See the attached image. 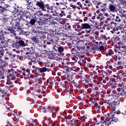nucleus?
Instances as JSON below:
<instances>
[{"label":"nucleus","mask_w":126,"mask_h":126,"mask_svg":"<svg viewBox=\"0 0 126 126\" xmlns=\"http://www.w3.org/2000/svg\"><path fill=\"white\" fill-rule=\"evenodd\" d=\"M26 57L27 59H29L30 60H32V61H35L36 62V60H37L38 63L40 65L43 63L42 61H40L41 60L38 57H33L32 56V54H34L33 52V49L32 48H26L25 49Z\"/></svg>","instance_id":"1"},{"label":"nucleus","mask_w":126,"mask_h":126,"mask_svg":"<svg viewBox=\"0 0 126 126\" xmlns=\"http://www.w3.org/2000/svg\"><path fill=\"white\" fill-rule=\"evenodd\" d=\"M85 49V44L83 41H79L77 42V45L74 48H73L72 50L73 51V54H76L78 56H79V53H82V51Z\"/></svg>","instance_id":"2"},{"label":"nucleus","mask_w":126,"mask_h":126,"mask_svg":"<svg viewBox=\"0 0 126 126\" xmlns=\"http://www.w3.org/2000/svg\"><path fill=\"white\" fill-rule=\"evenodd\" d=\"M118 92H121V98L126 99V81H122L119 85V87L117 88Z\"/></svg>","instance_id":"3"},{"label":"nucleus","mask_w":126,"mask_h":126,"mask_svg":"<svg viewBox=\"0 0 126 126\" xmlns=\"http://www.w3.org/2000/svg\"><path fill=\"white\" fill-rule=\"evenodd\" d=\"M59 40V39L58 37L49 34L47 36V40L45 41V43L47 44V45H51V44L58 45Z\"/></svg>","instance_id":"4"},{"label":"nucleus","mask_w":126,"mask_h":126,"mask_svg":"<svg viewBox=\"0 0 126 126\" xmlns=\"http://www.w3.org/2000/svg\"><path fill=\"white\" fill-rule=\"evenodd\" d=\"M7 34V32L4 30L0 32V49L5 48L7 46L6 40L4 38V35Z\"/></svg>","instance_id":"5"},{"label":"nucleus","mask_w":126,"mask_h":126,"mask_svg":"<svg viewBox=\"0 0 126 126\" xmlns=\"http://www.w3.org/2000/svg\"><path fill=\"white\" fill-rule=\"evenodd\" d=\"M11 7L9 5L5 4L4 2L0 1V10L1 11V14L3 15H5V14H6V13L5 12L6 10H11V9H10Z\"/></svg>","instance_id":"6"},{"label":"nucleus","mask_w":126,"mask_h":126,"mask_svg":"<svg viewBox=\"0 0 126 126\" xmlns=\"http://www.w3.org/2000/svg\"><path fill=\"white\" fill-rule=\"evenodd\" d=\"M107 3H108V8L112 12H115L116 11V8L117 7V2L116 0H108Z\"/></svg>","instance_id":"7"},{"label":"nucleus","mask_w":126,"mask_h":126,"mask_svg":"<svg viewBox=\"0 0 126 126\" xmlns=\"http://www.w3.org/2000/svg\"><path fill=\"white\" fill-rule=\"evenodd\" d=\"M48 0H40L39 1H36L35 5L38 9L44 11L46 7V4L45 1Z\"/></svg>","instance_id":"8"},{"label":"nucleus","mask_w":126,"mask_h":126,"mask_svg":"<svg viewBox=\"0 0 126 126\" xmlns=\"http://www.w3.org/2000/svg\"><path fill=\"white\" fill-rule=\"evenodd\" d=\"M107 116L109 117V121L110 122H114L117 123L118 122V115L115 114L114 112H110L109 113L107 114Z\"/></svg>","instance_id":"9"},{"label":"nucleus","mask_w":126,"mask_h":126,"mask_svg":"<svg viewBox=\"0 0 126 126\" xmlns=\"http://www.w3.org/2000/svg\"><path fill=\"white\" fill-rule=\"evenodd\" d=\"M47 111L49 113H51L52 115H57L59 113V111H60V108H55L54 107L49 106L47 107Z\"/></svg>","instance_id":"10"},{"label":"nucleus","mask_w":126,"mask_h":126,"mask_svg":"<svg viewBox=\"0 0 126 126\" xmlns=\"http://www.w3.org/2000/svg\"><path fill=\"white\" fill-rule=\"evenodd\" d=\"M20 74H22L24 76H29L30 75V70L26 69L25 68L21 67V69H17Z\"/></svg>","instance_id":"11"},{"label":"nucleus","mask_w":126,"mask_h":126,"mask_svg":"<svg viewBox=\"0 0 126 126\" xmlns=\"http://www.w3.org/2000/svg\"><path fill=\"white\" fill-rule=\"evenodd\" d=\"M8 73H9V77H11V80H15L16 79V76L17 75V73L13 69L11 68L8 69Z\"/></svg>","instance_id":"12"},{"label":"nucleus","mask_w":126,"mask_h":126,"mask_svg":"<svg viewBox=\"0 0 126 126\" xmlns=\"http://www.w3.org/2000/svg\"><path fill=\"white\" fill-rule=\"evenodd\" d=\"M55 8V6H50V4H46L44 11H47L48 13H55V12H56Z\"/></svg>","instance_id":"13"},{"label":"nucleus","mask_w":126,"mask_h":126,"mask_svg":"<svg viewBox=\"0 0 126 126\" xmlns=\"http://www.w3.org/2000/svg\"><path fill=\"white\" fill-rule=\"evenodd\" d=\"M20 21H21V20L19 19V18L16 19H13L11 20L10 24H12L13 27L16 26L18 28V27H20V26H22L23 25L20 23Z\"/></svg>","instance_id":"14"},{"label":"nucleus","mask_w":126,"mask_h":126,"mask_svg":"<svg viewBox=\"0 0 126 126\" xmlns=\"http://www.w3.org/2000/svg\"><path fill=\"white\" fill-rule=\"evenodd\" d=\"M124 52L121 50H119L118 51V54H116V55H114V61H120L121 59H122L123 56L124 55Z\"/></svg>","instance_id":"15"},{"label":"nucleus","mask_w":126,"mask_h":126,"mask_svg":"<svg viewBox=\"0 0 126 126\" xmlns=\"http://www.w3.org/2000/svg\"><path fill=\"white\" fill-rule=\"evenodd\" d=\"M62 75L64 76L65 79L68 80V81L70 82H74V79H73V75H68L67 73H66L63 71L62 73Z\"/></svg>","instance_id":"16"},{"label":"nucleus","mask_w":126,"mask_h":126,"mask_svg":"<svg viewBox=\"0 0 126 126\" xmlns=\"http://www.w3.org/2000/svg\"><path fill=\"white\" fill-rule=\"evenodd\" d=\"M41 16H42L40 18V20H43V21H49L51 20V19L52 18V15L51 14H43L41 13L40 14ZM42 18V19H41Z\"/></svg>","instance_id":"17"},{"label":"nucleus","mask_w":126,"mask_h":126,"mask_svg":"<svg viewBox=\"0 0 126 126\" xmlns=\"http://www.w3.org/2000/svg\"><path fill=\"white\" fill-rule=\"evenodd\" d=\"M59 87L61 89L62 91H63V92H65L66 89L65 86L67 85V81L63 80L59 83Z\"/></svg>","instance_id":"18"},{"label":"nucleus","mask_w":126,"mask_h":126,"mask_svg":"<svg viewBox=\"0 0 126 126\" xmlns=\"http://www.w3.org/2000/svg\"><path fill=\"white\" fill-rule=\"evenodd\" d=\"M14 8V12H16L17 14H21V12H22V10L23 9L22 8V6H19V5L15 4L13 7Z\"/></svg>","instance_id":"19"},{"label":"nucleus","mask_w":126,"mask_h":126,"mask_svg":"<svg viewBox=\"0 0 126 126\" xmlns=\"http://www.w3.org/2000/svg\"><path fill=\"white\" fill-rule=\"evenodd\" d=\"M51 69H48L47 67H46L45 66L44 67H42L41 68L38 67V68L37 69V74H40V73H43L44 72H49Z\"/></svg>","instance_id":"20"},{"label":"nucleus","mask_w":126,"mask_h":126,"mask_svg":"<svg viewBox=\"0 0 126 126\" xmlns=\"http://www.w3.org/2000/svg\"><path fill=\"white\" fill-rule=\"evenodd\" d=\"M19 47H25L26 46H28V43H29V40H26L25 39H23L21 40L18 41Z\"/></svg>","instance_id":"21"},{"label":"nucleus","mask_w":126,"mask_h":126,"mask_svg":"<svg viewBox=\"0 0 126 126\" xmlns=\"http://www.w3.org/2000/svg\"><path fill=\"white\" fill-rule=\"evenodd\" d=\"M22 13L21 15V16L20 17V19H22V20H24L25 21V19H27L29 18V17L27 16V15L28 14V11L27 10H25L24 11H22Z\"/></svg>","instance_id":"22"},{"label":"nucleus","mask_w":126,"mask_h":126,"mask_svg":"<svg viewBox=\"0 0 126 126\" xmlns=\"http://www.w3.org/2000/svg\"><path fill=\"white\" fill-rule=\"evenodd\" d=\"M7 65H8L7 62L4 60H1V59L0 58V69L4 70V67H6Z\"/></svg>","instance_id":"23"},{"label":"nucleus","mask_w":126,"mask_h":126,"mask_svg":"<svg viewBox=\"0 0 126 126\" xmlns=\"http://www.w3.org/2000/svg\"><path fill=\"white\" fill-rule=\"evenodd\" d=\"M6 54H8V55H9V58H11L14 62L18 60V59H19V56L18 55L9 53V52L8 51H7Z\"/></svg>","instance_id":"24"},{"label":"nucleus","mask_w":126,"mask_h":126,"mask_svg":"<svg viewBox=\"0 0 126 126\" xmlns=\"http://www.w3.org/2000/svg\"><path fill=\"white\" fill-rule=\"evenodd\" d=\"M79 69H80L79 67L76 66L71 67H68L67 68H66V72L70 71V72H73V71H74L75 72H77V71H79Z\"/></svg>","instance_id":"25"},{"label":"nucleus","mask_w":126,"mask_h":126,"mask_svg":"<svg viewBox=\"0 0 126 126\" xmlns=\"http://www.w3.org/2000/svg\"><path fill=\"white\" fill-rule=\"evenodd\" d=\"M0 20L2 21L4 24H7V23L8 22V17H6V14L4 16H0Z\"/></svg>","instance_id":"26"},{"label":"nucleus","mask_w":126,"mask_h":126,"mask_svg":"<svg viewBox=\"0 0 126 126\" xmlns=\"http://www.w3.org/2000/svg\"><path fill=\"white\" fill-rule=\"evenodd\" d=\"M14 28H15V27H7V31H9V32H8L9 33H10L11 34H12V35H14V36H15V35H16L15 32H16L15 31V30H14V29H13Z\"/></svg>","instance_id":"27"},{"label":"nucleus","mask_w":126,"mask_h":126,"mask_svg":"<svg viewBox=\"0 0 126 126\" xmlns=\"http://www.w3.org/2000/svg\"><path fill=\"white\" fill-rule=\"evenodd\" d=\"M75 55H73L71 57V59L72 61H74V62H77L78 60H81L80 57V53H79V55H77L76 54H74Z\"/></svg>","instance_id":"28"},{"label":"nucleus","mask_w":126,"mask_h":126,"mask_svg":"<svg viewBox=\"0 0 126 126\" xmlns=\"http://www.w3.org/2000/svg\"><path fill=\"white\" fill-rule=\"evenodd\" d=\"M118 25L116 23H114L113 22H110V27L113 31H116V30H118Z\"/></svg>","instance_id":"29"},{"label":"nucleus","mask_w":126,"mask_h":126,"mask_svg":"<svg viewBox=\"0 0 126 126\" xmlns=\"http://www.w3.org/2000/svg\"><path fill=\"white\" fill-rule=\"evenodd\" d=\"M70 62L67 59H63V62H62V64L63 66H64L65 67H68L67 66L69 64H70Z\"/></svg>","instance_id":"30"},{"label":"nucleus","mask_w":126,"mask_h":126,"mask_svg":"<svg viewBox=\"0 0 126 126\" xmlns=\"http://www.w3.org/2000/svg\"><path fill=\"white\" fill-rule=\"evenodd\" d=\"M5 67H4V70L0 69V82L1 81V79H4L5 78V74H4V71H5Z\"/></svg>","instance_id":"31"},{"label":"nucleus","mask_w":126,"mask_h":126,"mask_svg":"<svg viewBox=\"0 0 126 126\" xmlns=\"http://www.w3.org/2000/svg\"><path fill=\"white\" fill-rule=\"evenodd\" d=\"M6 84V85L5 86V88L6 90H9L11 87H14V85L12 84V82H10V83L7 82Z\"/></svg>","instance_id":"32"},{"label":"nucleus","mask_w":126,"mask_h":126,"mask_svg":"<svg viewBox=\"0 0 126 126\" xmlns=\"http://www.w3.org/2000/svg\"><path fill=\"white\" fill-rule=\"evenodd\" d=\"M28 18L30 19V24H31V25H32V26H33V25H35V23L36 22V21H37V18L33 16L29 17Z\"/></svg>","instance_id":"33"},{"label":"nucleus","mask_w":126,"mask_h":126,"mask_svg":"<svg viewBox=\"0 0 126 126\" xmlns=\"http://www.w3.org/2000/svg\"><path fill=\"white\" fill-rule=\"evenodd\" d=\"M114 93L113 92L111 93L109 91L107 92V95H106V97L108 99H114Z\"/></svg>","instance_id":"34"},{"label":"nucleus","mask_w":126,"mask_h":126,"mask_svg":"<svg viewBox=\"0 0 126 126\" xmlns=\"http://www.w3.org/2000/svg\"><path fill=\"white\" fill-rule=\"evenodd\" d=\"M82 29H91V26L88 23L82 24Z\"/></svg>","instance_id":"35"},{"label":"nucleus","mask_w":126,"mask_h":126,"mask_svg":"<svg viewBox=\"0 0 126 126\" xmlns=\"http://www.w3.org/2000/svg\"><path fill=\"white\" fill-rule=\"evenodd\" d=\"M117 28L118 30H116V31H118L121 33H123V32H126V26H125L124 28H122L121 26H118Z\"/></svg>","instance_id":"36"},{"label":"nucleus","mask_w":126,"mask_h":126,"mask_svg":"<svg viewBox=\"0 0 126 126\" xmlns=\"http://www.w3.org/2000/svg\"><path fill=\"white\" fill-rule=\"evenodd\" d=\"M44 66L48 68L49 70V71H52V66H53V64L50 62L46 63L44 65Z\"/></svg>","instance_id":"37"},{"label":"nucleus","mask_w":126,"mask_h":126,"mask_svg":"<svg viewBox=\"0 0 126 126\" xmlns=\"http://www.w3.org/2000/svg\"><path fill=\"white\" fill-rule=\"evenodd\" d=\"M64 28L65 31H66V30L69 32L71 31V26H70L68 23H66L64 25Z\"/></svg>","instance_id":"38"},{"label":"nucleus","mask_w":126,"mask_h":126,"mask_svg":"<svg viewBox=\"0 0 126 126\" xmlns=\"http://www.w3.org/2000/svg\"><path fill=\"white\" fill-rule=\"evenodd\" d=\"M28 33H29V32H26L23 30H20L19 31V35H22L26 36V37H27V36L29 35V34Z\"/></svg>","instance_id":"39"},{"label":"nucleus","mask_w":126,"mask_h":126,"mask_svg":"<svg viewBox=\"0 0 126 126\" xmlns=\"http://www.w3.org/2000/svg\"><path fill=\"white\" fill-rule=\"evenodd\" d=\"M51 33L55 36V35H58V36H61L62 34L63 35V32H57L56 31H51Z\"/></svg>","instance_id":"40"},{"label":"nucleus","mask_w":126,"mask_h":126,"mask_svg":"<svg viewBox=\"0 0 126 126\" xmlns=\"http://www.w3.org/2000/svg\"><path fill=\"white\" fill-rule=\"evenodd\" d=\"M120 5L123 6V7L126 8V0H119Z\"/></svg>","instance_id":"41"},{"label":"nucleus","mask_w":126,"mask_h":126,"mask_svg":"<svg viewBox=\"0 0 126 126\" xmlns=\"http://www.w3.org/2000/svg\"><path fill=\"white\" fill-rule=\"evenodd\" d=\"M72 45H73V40L72 39H70L68 41L67 46H68V49H71L72 48Z\"/></svg>","instance_id":"42"},{"label":"nucleus","mask_w":126,"mask_h":126,"mask_svg":"<svg viewBox=\"0 0 126 126\" xmlns=\"http://www.w3.org/2000/svg\"><path fill=\"white\" fill-rule=\"evenodd\" d=\"M59 47H60V45L59 44H53V47H52V50L53 52L56 51L58 52L59 51Z\"/></svg>","instance_id":"43"},{"label":"nucleus","mask_w":126,"mask_h":126,"mask_svg":"<svg viewBox=\"0 0 126 126\" xmlns=\"http://www.w3.org/2000/svg\"><path fill=\"white\" fill-rule=\"evenodd\" d=\"M117 87H118V88H119V87H120V84L119 85H118V83H117L115 82H114V84H113L111 85V89H115L117 88Z\"/></svg>","instance_id":"44"},{"label":"nucleus","mask_w":126,"mask_h":126,"mask_svg":"<svg viewBox=\"0 0 126 126\" xmlns=\"http://www.w3.org/2000/svg\"><path fill=\"white\" fill-rule=\"evenodd\" d=\"M38 27H40L41 28L45 27V22L44 20H42V21L38 22Z\"/></svg>","instance_id":"45"},{"label":"nucleus","mask_w":126,"mask_h":126,"mask_svg":"<svg viewBox=\"0 0 126 126\" xmlns=\"http://www.w3.org/2000/svg\"><path fill=\"white\" fill-rule=\"evenodd\" d=\"M114 98L116 99H120V98H122V94L121 92L114 94Z\"/></svg>","instance_id":"46"},{"label":"nucleus","mask_w":126,"mask_h":126,"mask_svg":"<svg viewBox=\"0 0 126 126\" xmlns=\"http://www.w3.org/2000/svg\"><path fill=\"white\" fill-rule=\"evenodd\" d=\"M121 18L119 16H116L115 17L112 18V21H116V22H121Z\"/></svg>","instance_id":"47"},{"label":"nucleus","mask_w":126,"mask_h":126,"mask_svg":"<svg viewBox=\"0 0 126 126\" xmlns=\"http://www.w3.org/2000/svg\"><path fill=\"white\" fill-rule=\"evenodd\" d=\"M111 106V110H112V111H115L116 109H117V107H118L114 102V101H113L112 103H111V104H110Z\"/></svg>","instance_id":"48"},{"label":"nucleus","mask_w":126,"mask_h":126,"mask_svg":"<svg viewBox=\"0 0 126 126\" xmlns=\"http://www.w3.org/2000/svg\"><path fill=\"white\" fill-rule=\"evenodd\" d=\"M34 82H35L36 84H38L39 85L42 84V81L40 80L38 78H35Z\"/></svg>","instance_id":"49"},{"label":"nucleus","mask_w":126,"mask_h":126,"mask_svg":"<svg viewBox=\"0 0 126 126\" xmlns=\"http://www.w3.org/2000/svg\"><path fill=\"white\" fill-rule=\"evenodd\" d=\"M124 67H126V64H122V65H119L116 67L117 70H120V69H123Z\"/></svg>","instance_id":"50"},{"label":"nucleus","mask_w":126,"mask_h":126,"mask_svg":"<svg viewBox=\"0 0 126 126\" xmlns=\"http://www.w3.org/2000/svg\"><path fill=\"white\" fill-rule=\"evenodd\" d=\"M64 51V47L63 46H62L61 45H59V48H58V52L59 53H63Z\"/></svg>","instance_id":"51"},{"label":"nucleus","mask_w":126,"mask_h":126,"mask_svg":"<svg viewBox=\"0 0 126 126\" xmlns=\"http://www.w3.org/2000/svg\"><path fill=\"white\" fill-rule=\"evenodd\" d=\"M12 47L13 48H16V49H19L20 48L19 46V44H18V41L15 43H13L12 44Z\"/></svg>","instance_id":"52"},{"label":"nucleus","mask_w":126,"mask_h":126,"mask_svg":"<svg viewBox=\"0 0 126 126\" xmlns=\"http://www.w3.org/2000/svg\"><path fill=\"white\" fill-rule=\"evenodd\" d=\"M51 25V22L50 20L44 21V27H49Z\"/></svg>","instance_id":"53"},{"label":"nucleus","mask_w":126,"mask_h":126,"mask_svg":"<svg viewBox=\"0 0 126 126\" xmlns=\"http://www.w3.org/2000/svg\"><path fill=\"white\" fill-rule=\"evenodd\" d=\"M112 54H113V50H112V49H109L108 50V52H107V53L105 54V56H106V57L111 56H112Z\"/></svg>","instance_id":"54"},{"label":"nucleus","mask_w":126,"mask_h":126,"mask_svg":"<svg viewBox=\"0 0 126 126\" xmlns=\"http://www.w3.org/2000/svg\"><path fill=\"white\" fill-rule=\"evenodd\" d=\"M121 102V99H116L113 102H114V104H115L117 107L119 106L120 105V103Z\"/></svg>","instance_id":"55"},{"label":"nucleus","mask_w":126,"mask_h":126,"mask_svg":"<svg viewBox=\"0 0 126 126\" xmlns=\"http://www.w3.org/2000/svg\"><path fill=\"white\" fill-rule=\"evenodd\" d=\"M40 108L41 112H43V113H47L48 112L45 106H41Z\"/></svg>","instance_id":"56"},{"label":"nucleus","mask_w":126,"mask_h":126,"mask_svg":"<svg viewBox=\"0 0 126 126\" xmlns=\"http://www.w3.org/2000/svg\"><path fill=\"white\" fill-rule=\"evenodd\" d=\"M51 56H52L50 57V59H53V60H58L59 57H57V54L55 53H52L51 54Z\"/></svg>","instance_id":"57"},{"label":"nucleus","mask_w":126,"mask_h":126,"mask_svg":"<svg viewBox=\"0 0 126 126\" xmlns=\"http://www.w3.org/2000/svg\"><path fill=\"white\" fill-rule=\"evenodd\" d=\"M86 3L87 4H86L87 6L85 7V9H88V7H89L91 5H92V3H91V2L90 1H89V0H86Z\"/></svg>","instance_id":"58"},{"label":"nucleus","mask_w":126,"mask_h":126,"mask_svg":"<svg viewBox=\"0 0 126 126\" xmlns=\"http://www.w3.org/2000/svg\"><path fill=\"white\" fill-rule=\"evenodd\" d=\"M111 65V62L107 61L106 63V65L104 66V68L105 69H108V67H109Z\"/></svg>","instance_id":"59"},{"label":"nucleus","mask_w":126,"mask_h":126,"mask_svg":"<svg viewBox=\"0 0 126 126\" xmlns=\"http://www.w3.org/2000/svg\"><path fill=\"white\" fill-rule=\"evenodd\" d=\"M57 14H59L60 15V17H63V16H65V13L64 11H61L60 13H57Z\"/></svg>","instance_id":"60"},{"label":"nucleus","mask_w":126,"mask_h":126,"mask_svg":"<svg viewBox=\"0 0 126 126\" xmlns=\"http://www.w3.org/2000/svg\"><path fill=\"white\" fill-rule=\"evenodd\" d=\"M101 38V40L104 41V42H106V41H108V38L107 37L106 35H102Z\"/></svg>","instance_id":"61"},{"label":"nucleus","mask_w":126,"mask_h":126,"mask_svg":"<svg viewBox=\"0 0 126 126\" xmlns=\"http://www.w3.org/2000/svg\"><path fill=\"white\" fill-rule=\"evenodd\" d=\"M58 25V23H57V22L55 21L54 20H53L52 21L50 22V25H52L54 27H56V25Z\"/></svg>","instance_id":"62"},{"label":"nucleus","mask_w":126,"mask_h":126,"mask_svg":"<svg viewBox=\"0 0 126 126\" xmlns=\"http://www.w3.org/2000/svg\"><path fill=\"white\" fill-rule=\"evenodd\" d=\"M126 32H122L120 34V36H121V37L122 38H123V39H126Z\"/></svg>","instance_id":"63"},{"label":"nucleus","mask_w":126,"mask_h":126,"mask_svg":"<svg viewBox=\"0 0 126 126\" xmlns=\"http://www.w3.org/2000/svg\"><path fill=\"white\" fill-rule=\"evenodd\" d=\"M41 42H42V39L40 36H36V43H41Z\"/></svg>","instance_id":"64"}]
</instances>
